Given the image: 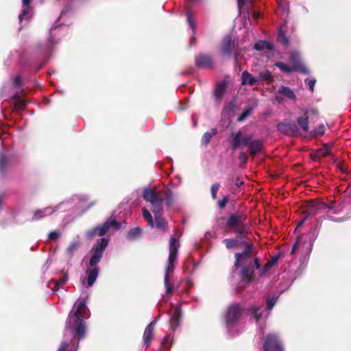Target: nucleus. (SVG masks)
Returning a JSON list of instances; mask_svg holds the SVG:
<instances>
[{
    "label": "nucleus",
    "mask_w": 351,
    "mask_h": 351,
    "mask_svg": "<svg viewBox=\"0 0 351 351\" xmlns=\"http://www.w3.org/2000/svg\"><path fill=\"white\" fill-rule=\"evenodd\" d=\"M73 328L75 332V337L80 340L85 337L86 326L84 322L73 323Z\"/></svg>",
    "instance_id": "f3484780"
},
{
    "label": "nucleus",
    "mask_w": 351,
    "mask_h": 351,
    "mask_svg": "<svg viewBox=\"0 0 351 351\" xmlns=\"http://www.w3.org/2000/svg\"><path fill=\"white\" fill-rule=\"evenodd\" d=\"M243 164H245L247 160V156L243 152H241L239 156Z\"/></svg>",
    "instance_id": "338daca9"
},
{
    "label": "nucleus",
    "mask_w": 351,
    "mask_h": 351,
    "mask_svg": "<svg viewBox=\"0 0 351 351\" xmlns=\"http://www.w3.org/2000/svg\"><path fill=\"white\" fill-rule=\"evenodd\" d=\"M246 219L247 215L241 212L231 214L227 219L226 227L233 230L244 224Z\"/></svg>",
    "instance_id": "423d86ee"
},
{
    "label": "nucleus",
    "mask_w": 351,
    "mask_h": 351,
    "mask_svg": "<svg viewBox=\"0 0 351 351\" xmlns=\"http://www.w3.org/2000/svg\"><path fill=\"white\" fill-rule=\"evenodd\" d=\"M277 130L282 134L289 136H296L300 134L297 124L289 119L280 122L276 125Z\"/></svg>",
    "instance_id": "20e7f679"
},
{
    "label": "nucleus",
    "mask_w": 351,
    "mask_h": 351,
    "mask_svg": "<svg viewBox=\"0 0 351 351\" xmlns=\"http://www.w3.org/2000/svg\"><path fill=\"white\" fill-rule=\"evenodd\" d=\"M245 4V0H237L238 10L240 13L244 9Z\"/></svg>",
    "instance_id": "052dcab7"
},
{
    "label": "nucleus",
    "mask_w": 351,
    "mask_h": 351,
    "mask_svg": "<svg viewBox=\"0 0 351 351\" xmlns=\"http://www.w3.org/2000/svg\"><path fill=\"white\" fill-rule=\"evenodd\" d=\"M143 216L147 221L149 227L154 228V221L150 212L145 208L142 209Z\"/></svg>",
    "instance_id": "f704fd0d"
},
{
    "label": "nucleus",
    "mask_w": 351,
    "mask_h": 351,
    "mask_svg": "<svg viewBox=\"0 0 351 351\" xmlns=\"http://www.w3.org/2000/svg\"><path fill=\"white\" fill-rule=\"evenodd\" d=\"M316 206L315 204H311L308 208L303 213L304 217L298 224V227L303 224L306 220L313 218L316 213Z\"/></svg>",
    "instance_id": "6ab92c4d"
},
{
    "label": "nucleus",
    "mask_w": 351,
    "mask_h": 351,
    "mask_svg": "<svg viewBox=\"0 0 351 351\" xmlns=\"http://www.w3.org/2000/svg\"><path fill=\"white\" fill-rule=\"evenodd\" d=\"M317 153L321 156L326 158L330 155V150L327 144H324L321 148L318 149Z\"/></svg>",
    "instance_id": "ea45409f"
},
{
    "label": "nucleus",
    "mask_w": 351,
    "mask_h": 351,
    "mask_svg": "<svg viewBox=\"0 0 351 351\" xmlns=\"http://www.w3.org/2000/svg\"><path fill=\"white\" fill-rule=\"evenodd\" d=\"M80 242L79 241H73L70 243L69 247L66 248V253L69 256H73L74 252L79 248Z\"/></svg>",
    "instance_id": "e433bc0d"
},
{
    "label": "nucleus",
    "mask_w": 351,
    "mask_h": 351,
    "mask_svg": "<svg viewBox=\"0 0 351 351\" xmlns=\"http://www.w3.org/2000/svg\"><path fill=\"white\" fill-rule=\"evenodd\" d=\"M324 130H325L324 126L323 125H321L319 127L318 130L315 132L314 135L315 136H317V135L322 136V135H323L324 134Z\"/></svg>",
    "instance_id": "0e129e2a"
},
{
    "label": "nucleus",
    "mask_w": 351,
    "mask_h": 351,
    "mask_svg": "<svg viewBox=\"0 0 351 351\" xmlns=\"http://www.w3.org/2000/svg\"><path fill=\"white\" fill-rule=\"evenodd\" d=\"M305 115L306 116H310V115H315V116H317L318 115V110L315 108H311L308 110H306L304 113Z\"/></svg>",
    "instance_id": "bf43d9fd"
},
{
    "label": "nucleus",
    "mask_w": 351,
    "mask_h": 351,
    "mask_svg": "<svg viewBox=\"0 0 351 351\" xmlns=\"http://www.w3.org/2000/svg\"><path fill=\"white\" fill-rule=\"evenodd\" d=\"M252 141V136L250 134H246L243 136V134L241 131H239L236 133L234 137L231 141V147L232 149H237L241 145L248 146L250 142Z\"/></svg>",
    "instance_id": "1a4fd4ad"
},
{
    "label": "nucleus",
    "mask_w": 351,
    "mask_h": 351,
    "mask_svg": "<svg viewBox=\"0 0 351 351\" xmlns=\"http://www.w3.org/2000/svg\"><path fill=\"white\" fill-rule=\"evenodd\" d=\"M76 308L80 310V311H82V312H84L85 311V308H86V302H85V301L80 302L79 304H77Z\"/></svg>",
    "instance_id": "69168bd1"
},
{
    "label": "nucleus",
    "mask_w": 351,
    "mask_h": 351,
    "mask_svg": "<svg viewBox=\"0 0 351 351\" xmlns=\"http://www.w3.org/2000/svg\"><path fill=\"white\" fill-rule=\"evenodd\" d=\"M60 232H56V231H53L49 234V239L50 240L55 241V240L58 239L60 237Z\"/></svg>",
    "instance_id": "4d7b16f0"
},
{
    "label": "nucleus",
    "mask_w": 351,
    "mask_h": 351,
    "mask_svg": "<svg viewBox=\"0 0 351 351\" xmlns=\"http://www.w3.org/2000/svg\"><path fill=\"white\" fill-rule=\"evenodd\" d=\"M264 351H283L282 344L276 335L269 334L266 336L263 344Z\"/></svg>",
    "instance_id": "6e6552de"
},
{
    "label": "nucleus",
    "mask_w": 351,
    "mask_h": 351,
    "mask_svg": "<svg viewBox=\"0 0 351 351\" xmlns=\"http://www.w3.org/2000/svg\"><path fill=\"white\" fill-rule=\"evenodd\" d=\"M179 237L171 236L169 239V254L168 257V263L165 269V274L170 275L173 271V267L177 264V256L178 253V249L180 247Z\"/></svg>",
    "instance_id": "7ed1b4c3"
},
{
    "label": "nucleus",
    "mask_w": 351,
    "mask_h": 351,
    "mask_svg": "<svg viewBox=\"0 0 351 351\" xmlns=\"http://www.w3.org/2000/svg\"><path fill=\"white\" fill-rule=\"evenodd\" d=\"M227 249H233L239 245V241L236 238L234 239H225L223 240Z\"/></svg>",
    "instance_id": "72a5a7b5"
},
{
    "label": "nucleus",
    "mask_w": 351,
    "mask_h": 351,
    "mask_svg": "<svg viewBox=\"0 0 351 351\" xmlns=\"http://www.w3.org/2000/svg\"><path fill=\"white\" fill-rule=\"evenodd\" d=\"M69 347V343L64 341L61 343L58 351H66Z\"/></svg>",
    "instance_id": "e2e57ef3"
},
{
    "label": "nucleus",
    "mask_w": 351,
    "mask_h": 351,
    "mask_svg": "<svg viewBox=\"0 0 351 351\" xmlns=\"http://www.w3.org/2000/svg\"><path fill=\"white\" fill-rule=\"evenodd\" d=\"M261 308L259 306H254V307H252L250 309L252 314L253 315L254 317L255 318L256 322H258V320L260 319V318L262 316V313L260 311Z\"/></svg>",
    "instance_id": "37998d69"
},
{
    "label": "nucleus",
    "mask_w": 351,
    "mask_h": 351,
    "mask_svg": "<svg viewBox=\"0 0 351 351\" xmlns=\"http://www.w3.org/2000/svg\"><path fill=\"white\" fill-rule=\"evenodd\" d=\"M10 164L8 156L4 153H0V175L3 176Z\"/></svg>",
    "instance_id": "412c9836"
},
{
    "label": "nucleus",
    "mask_w": 351,
    "mask_h": 351,
    "mask_svg": "<svg viewBox=\"0 0 351 351\" xmlns=\"http://www.w3.org/2000/svg\"><path fill=\"white\" fill-rule=\"evenodd\" d=\"M164 284L166 288V293L171 294L173 291V285L170 280V276L165 274L164 276Z\"/></svg>",
    "instance_id": "473e14b6"
},
{
    "label": "nucleus",
    "mask_w": 351,
    "mask_h": 351,
    "mask_svg": "<svg viewBox=\"0 0 351 351\" xmlns=\"http://www.w3.org/2000/svg\"><path fill=\"white\" fill-rule=\"evenodd\" d=\"M141 233H142V230L140 227H136L134 228H132V229H130L128 232H127V239H130V240H135L136 239H138V237H140V236L141 235Z\"/></svg>",
    "instance_id": "a878e982"
},
{
    "label": "nucleus",
    "mask_w": 351,
    "mask_h": 351,
    "mask_svg": "<svg viewBox=\"0 0 351 351\" xmlns=\"http://www.w3.org/2000/svg\"><path fill=\"white\" fill-rule=\"evenodd\" d=\"M70 318L73 319V323L84 322L83 312L76 308L73 313V315L71 316Z\"/></svg>",
    "instance_id": "a19ab883"
},
{
    "label": "nucleus",
    "mask_w": 351,
    "mask_h": 351,
    "mask_svg": "<svg viewBox=\"0 0 351 351\" xmlns=\"http://www.w3.org/2000/svg\"><path fill=\"white\" fill-rule=\"evenodd\" d=\"M236 234V239H241L244 237V236L248 232V227L247 224L245 223L242 226L234 229L232 230Z\"/></svg>",
    "instance_id": "393cba45"
},
{
    "label": "nucleus",
    "mask_w": 351,
    "mask_h": 351,
    "mask_svg": "<svg viewBox=\"0 0 351 351\" xmlns=\"http://www.w3.org/2000/svg\"><path fill=\"white\" fill-rule=\"evenodd\" d=\"M108 239L103 237L99 239L93 246L91 250L93 254L89 261L90 269H87V284L88 287L93 286L99 275V268L97 265L101 261L104 252L108 245Z\"/></svg>",
    "instance_id": "f257e3e1"
},
{
    "label": "nucleus",
    "mask_w": 351,
    "mask_h": 351,
    "mask_svg": "<svg viewBox=\"0 0 351 351\" xmlns=\"http://www.w3.org/2000/svg\"><path fill=\"white\" fill-rule=\"evenodd\" d=\"M160 192H165V201L166 204L169 206H171L173 204V198L172 195V193L169 190H161Z\"/></svg>",
    "instance_id": "58836bf2"
},
{
    "label": "nucleus",
    "mask_w": 351,
    "mask_h": 351,
    "mask_svg": "<svg viewBox=\"0 0 351 351\" xmlns=\"http://www.w3.org/2000/svg\"><path fill=\"white\" fill-rule=\"evenodd\" d=\"M99 226H96L95 228L91 229V230H89L86 232V237L88 239H93L96 234H98L99 235Z\"/></svg>",
    "instance_id": "de8ad7c7"
},
{
    "label": "nucleus",
    "mask_w": 351,
    "mask_h": 351,
    "mask_svg": "<svg viewBox=\"0 0 351 351\" xmlns=\"http://www.w3.org/2000/svg\"><path fill=\"white\" fill-rule=\"evenodd\" d=\"M49 208H45L41 210H38L34 213V217L32 218V220L37 221L43 217V213L48 210Z\"/></svg>",
    "instance_id": "8fccbe9b"
},
{
    "label": "nucleus",
    "mask_w": 351,
    "mask_h": 351,
    "mask_svg": "<svg viewBox=\"0 0 351 351\" xmlns=\"http://www.w3.org/2000/svg\"><path fill=\"white\" fill-rule=\"evenodd\" d=\"M289 60L292 64L291 66H289L282 62H276L275 63V66L279 68L282 71H284L287 73L298 71L304 75L309 74L310 71L302 62L300 55L298 52H291L289 55Z\"/></svg>",
    "instance_id": "f03ea898"
},
{
    "label": "nucleus",
    "mask_w": 351,
    "mask_h": 351,
    "mask_svg": "<svg viewBox=\"0 0 351 351\" xmlns=\"http://www.w3.org/2000/svg\"><path fill=\"white\" fill-rule=\"evenodd\" d=\"M111 228L115 230H117L120 229L121 225L117 220L110 218L104 223L99 226V236L102 237L105 235Z\"/></svg>",
    "instance_id": "9b49d317"
},
{
    "label": "nucleus",
    "mask_w": 351,
    "mask_h": 351,
    "mask_svg": "<svg viewBox=\"0 0 351 351\" xmlns=\"http://www.w3.org/2000/svg\"><path fill=\"white\" fill-rule=\"evenodd\" d=\"M186 19L189 27L194 32L196 28V23L193 17V12L191 8L188 9L186 12Z\"/></svg>",
    "instance_id": "c85d7f7f"
},
{
    "label": "nucleus",
    "mask_w": 351,
    "mask_h": 351,
    "mask_svg": "<svg viewBox=\"0 0 351 351\" xmlns=\"http://www.w3.org/2000/svg\"><path fill=\"white\" fill-rule=\"evenodd\" d=\"M235 42V36L232 33L227 34L223 38V41L221 44H234Z\"/></svg>",
    "instance_id": "a18cd8bd"
},
{
    "label": "nucleus",
    "mask_w": 351,
    "mask_h": 351,
    "mask_svg": "<svg viewBox=\"0 0 351 351\" xmlns=\"http://www.w3.org/2000/svg\"><path fill=\"white\" fill-rule=\"evenodd\" d=\"M154 227L163 232H167L168 230V222L162 217L160 213L154 214Z\"/></svg>",
    "instance_id": "dca6fc26"
},
{
    "label": "nucleus",
    "mask_w": 351,
    "mask_h": 351,
    "mask_svg": "<svg viewBox=\"0 0 351 351\" xmlns=\"http://www.w3.org/2000/svg\"><path fill=\"white\" fill-rule=\"evenodd\" d=\"M27 106V101L24 99H21L19 97H16L14 100V106L15 109L23 110Z\"/></svg>",
    "instance_id": "c9c22d12"
},
{
    "label": "nucleus",
    "mask_w": 351,
    "mask_h": 351,
    "mask_svg": "<svg viewBox=\"0 0 351 351\" xmlns=\"http://www.w3.org/2000/svg\"><path fill=\"white\" fill-rule=\"evenodd\" d=\"M306 83L307 84L309 89L313 92V90H314V86L315 85V83H316V80L313 79V80H310V79H306L305 80Z\"/></svg>",
    "instance_id": "6e6d98bb"
},
{
    "label": "nucleus",
    "mask_w": 351,
    "mask_h": 351,
    "mask_svg": "<svg viewBox=\"0 0 351 351\" xmlns=\"http://www.w3.org/2000/svg\"><path fill=\"white\" fill-rule=\"evenodd\" d=\"M243 308L239 304H233L229 306L226 315V321L228 324L235 323L241 316Z\"/></svg>",
    "instance_id": "0eeeda50"
},
{
    "label": "nucleus",
    "mask_w": 351,
    "mask_h": 351,
    "mask_svg": "<svg viewBox=\"0 0 351 351\" xmlns=\"http://www.w3.org/2000/svg\"><path fill=\"white\" fill-rule=\"evenodd\" d=\"M277 41L281 44H289L291 40L285 34L283 27H280L278 32Z\"/></svg>",
    "instance_id": "cd10ccee"
},
{
    "label": "nucleus",
    "mask_w": 351,
    "mask_h": 351,
    "mask_svg": "<svg viewBox=\"0 0 351 351\" xmlns=\"http://www.w3.org/2000/svg\"><path fill=\"white\" fill-rule=\"evenodd\" d=\"M263 143L261 140L252 141L249 144L248 149L250 155L254 157L263 149Z\"/></svg>",
    "instance_id": "2eb2a0df"
},
{
    "label": "nucleus",
    "mask_w": 351,
    "mask_h": 351,
    "mask_svg": "<svg viewBox=\"0 0 351 351\" xmlns=\"http://www.w3.org/2000/svg\"><path fill=\"white\" fill-rule=\"evenodd\" d=\"M169 339H170V335L169 334L166 335L161 343V346H162V348L169 349L171 347V343L169 344L168 343Z\"/></svg>",
    "instance_id": "3c124183"
},
{
    "label": "nucleus",
    "mask_w": 351,
    "mask_h": 351,
    "mask_svg": "<svg viewBox=\"0 0 351 351\" xmlns=\"http://www.w3.org/2000/svg\"><path fill=\"white\" fill-rule=\"evenodd\" d=\"M259 78L261 80L270 82L273 80L271 73L269 70L261 71L259 73Z\"/></svg>",
    "instance_id": "4c0bfd02"
},
{
    "label": "nucleus",
    "mask_w": 351,
    "mask_h": 351,
    "mask_svg": "<svg viewBox=\"0 0 351 351\" xmlns=\"http://www.w3.org/2000/svg\"><path fill=\"white\" fill-rule=\"evenodd\" d=\"M230 200L229 195H225L223 198L217 202V208L220 210H223L226 208L227 204Z\"/></svg>",
    "instance_id": "c03bdc74"
},
{
    "label": "nucleus",
    "mask_w": 351,
    "mask_h": 351,
    "mask_svg": "<svg viewBox=\"0 0 351 351\" xmlns=\"http://www.w3.org/2000/svg\"><path fill=\"white\" fill-rule=\"evenodd\" d=\"M278 92H279V93L283 95L284 96L287 97V98H289L290 99H292V100L296 99V96H295V93L289 87L282 86Z\"/></svg>",
    "instance_id": "c756f323"
},
{
    "label": "nucleus",
    "mask_w": 351,
    "mask_h": 351,
    "mask_svg": "<svg viewBox=\"0 0 351 351\" xmlns=\"http://www.w3.org/2000/svg\"><path fill=\"white\" fill-rule=\"evenodd\" d=\"M297 123L304 132L308 130V116L305 115V117H298Z\"/></svg>",
    "instance_id": "2f4dec72"
},
{
    "label": "nucleus",
    "mask_w": 351,
    "mask_h": 351,
    "mask_svg": "<svg viewBox=\"0 0 351 351\" xmlns=\"http://www.w3.org/2000/svg\"><path fill=\"white\" fill-rule=\"evenodd\" d=\"M195 62L199 69H212L214 66L212 56L206 53H199L196 56Z\"/></svg>",
    "instance_id": "9d476101"
},
{
    "label": "nucleus",
    "mask_w": 351,
    "mask_h": 351,
    "mask_svg": "<svg viewBox=\"0 0 351 351\" xmlns=\"http://www.w3.org/2000/svg\"><path fill=\"white\" fill-rule=\"evenodd\" d=\"M276 304V300L274 298H269L267 300V308L270 311L272 309Z\"/></svg>",
    "instance_id": "13d9d810"
},
{
    "label": "nucleus",
    "mask_w": 351,
    "mask_h": 351,
    "mask_svg": "<svg viewBox=\"0 0 351 351\" xmlns=\"http://www.w3.org/2000/svg\"><path fill=\"white\" fill-rule=\"evenodd\" d=\"M220 184L219 183L213 184L210 187L211 197L213 199L217 198V194L219 189Z\"/></svg>",
    "instance_id": "09e8293b"
},
{
    "label": "nucleus",
    "mask_w": 351,
    "mask_h": 351,
    "mask_svg": "<svg viewBox=\"0 0 351 351\" xmlns=\"http://www.w3.org/2000/svg\"><path fill=\"white\" fill-rule=\"evenodd\" d=\"M242 84L255 85L258 79L254 77L248 71H243L241 74Z\"/></svg>",
    "instance_id": "aec40b11"
},
{
    "label": "nucleus",
    "mask_w": 351,
    "mask_h": 351,
    "mask_svg": "<svg viewBox=\"0 0 351 351\" xmlns=\"http://www.w3.org/2000/svg\"><path fill=\"white\" fill-rule=\"evenodd\" d=\"M241 269L240 271V276L243 282L249 284L254 280V270L250 269V265H244L242 263L241 264Z\"/></svg>",
    "instance_id": "f8f14e48"
},
{
    "label": "nucleus",
    "mask_w": 351,
    "mask_h": 351,
    "mask_svg": "<svg viewBox=\"0 0 351 351\" xmlns=\"http://www.w3.org/2000/svg\"><path fill=\"white\" fill-rule=\"evenodd\" d=\"M254 49L257 51H263L265 49L271 51L274 49V45H254Z\"/></svg>",
    "instance_id": "864d4df0"
},
{
    "label": "nucleus",
    "mask_w": 351,
    "mask_h": 351,
    "mask_svg": "<svg viewBox=\"0 0 351 351\" xmlns=\"http://www.w3.org/2000/svg\"><path fill=\"white\" fill-rule=\"evenodd\" d=\"M22 77L20 75H16L14 78V84L18 87L21 86Z\"/></svg>",
    "instance_id": "680f3d73"
},
{
    "label": "nucleus",
    "mask_w": 351,
    "mask_h": 351,
    "mask_svg": "<svg viewBox=\"0 0 351 351\" xmlns=\"http://www.w3.org/2000/svg\"><path fill=\"white\" fill-rule=\"evenodd\" d=\"M69 279V276L66 273H64L62 276L60 277L58 280L53 279L51 280V282L54 284L55 289H58L60 287H62L66 283Z\"/></svg>",
    "instance_id": "7c9ffc66"
},
{
    "label": "nucleus",
    "mask_w": 351,
    "mask_h": 351,
    "mask_svg": "<svg viewBox=\"0 0 351 351\" xmlns=\"http://www.w3.org/2000/svg\"><path fill=\"white\" fill-rule=\"evenodd\" d=\"M226 90V83L225 82H219L217 84L215 90V97L220 100L224 95Z\"/></svg>",
    "instance_id": "5701e85b"
},
{
    "label": "nucleus",
    "mask_w": 351,
    "mask_h": 351,
    "mask_svg": "<svg viewBox=\"0 0 351 351\" xmlns=\"http://www.w3.org/2000/svg\"><path fill=\"white\" fill-rule=\"evenodd\" d=\"M280 258V254H276L273 256L270 260L267 261V263L265 265L266 269H270L278 261Z\"/></svg>",
    "instance_id": "79ce46f5"
},
{
    "label": "nucleus",
    "mask_w": 351,
    "mask_h": 351,
    "mask_svg": "<svg viewBox=\"0 0 351 351\" xmlns=\"http://www.w3.org/2000/svg\"><path fill=\"white\" fill-rule=\"evenodd\" d=\"M156 325V320H154L151 322L145 328L144 334H143V339H144V343L143 346L147 349L151 343V341L153 338V332Z\"/></svg>",
    "instance_id": "4468645a"
},
{
    "label": "nucleus",
    "mask_w": 351,
    "mask_h": 351,
    "mask_svg": "<svg viewBox=\"0 0 351 351\" xmlns=\"http://www.w3.org/2000/svg\"><path fill=\"white\" fill-rule=\"evenodd\" d=\"M157 196L158 192L156 193L155 192V191L149 188H146L143 191V197L144 200H145L146 202H149L151 203L152 202L154 201L155 198H156Z\"/></svg>",
    "instance_id": "b1692460"
},
{
    "label": "nucleus",
    "mask_w": 351,
    "mask_h": 351,
    "mask_svg": "<svg viewBox=\"0 0 351 351\" xmlns=\"http://www.w3.org/2000/svg\"><path fill=\"white\" fill-rule=\"evenodd\" d=\"M236 45H224L222 48V53L229 58L234 57L236 62L239 58V53H237Z\"/></svg>",
    "instance_id": "a211bd4d"
},
{
    "label": "nucleus",
    "mask_w": 351,
    "mask_h": 351,
    "mask_svg": "<svg viewBox=\"0 0 351 351\" xmlns=\"http://www.w3.org/2000/svg\"><path fill=\"white\" fill-rule=\"evenodd\" d=\"M217 132L216 128H212L210 131L205 132L202 137V143L204 145H207L210 141L211 138L215 136Z\"/></svg>",
    "instance_id": "bb28decb"
},
{
    "label": "nucleus",
    "mask_w": 351,
    "mask_h": 351,
    "mask_svg": "<svg viewBox=\"0 0 351 351\" xmlns=\"http://www.w3.org/2000/svg\"><path fill=\"white\" fill-rule=\"evenodd\" d=\"M181 319V311L179 308H176L170 319V324L173 329H175L180 324Z\"/></svg>",
    "instance_id": "4be33fe9"
},
{
    "label": "nucleus",
    "mask_w": 351,
    "mask_h": 351,
    "mask_svg": "<svg viewBox=\"0 0 351 351\" xmlns=\"http://www.w3.org/2000/svg\"><path fill=\"white\" fill-rule=\"evenodd\" d=\"M165 192H158V196L156 198L154 199L153 202H151V204L152 206V212L154 214H158L160 213L163 208V202L165 201Z\"/></svg>",
    "instance_id": "ddd939ff"
},
{
    "label": "nucleus",
    "mask_w": 351,
    "mask_h": 351,
    "mask_svg": "<svg viewBox=\"0 0 351 351\" xmlns=\"http://www.w3.org/2000/svg\"><path fill=\"white\" fill-rule=\"evenodd\" d=\"M252 112V108H248L247 109H245L238 117L237 121L239 122L243 121L245 120L248 116L251 114Z\"/></svg>",
    "instance_id": "49530a36"
},
{
    "label": "nucleus",
    "mask_w": 351,
    "mask_h": 351,
    "mask_svg": "<svg viewBox=\"0 0 351 351\" xmlns=\"http://www.w3.org/2000/svg\"><path fill=\"white\" fill-rule=\"evenodd\" d=\"M302 239V237H297V241L294 243V245H293L292 249H291V254L292 255L295 254L296 253V252L298 251V250L299 249V247L300 246V239Z\"/></svg>",
    "instance_id": "603ef678"
},
{
    "label": "nucleus",
    "mask_w": 351,
    "mask_h": 351,
    "mask_svg": "<svg viewBox=\"0 0 351 351\" xmlns=\"http://www.w3.org/2000/svg\"><path fill=\"white\" fill-rule=\"evenodd\" d=\"M22 15H25L27 19L29 20L30 16H29V5H22Z\"/></svg>",
    "instance_id": "5fc2aeb1"
},
{
    "label": "nucleus",
    "mask_w": 351,
    "mask_h": 351,
    "mask_svg": "<svg viewBox=\"0 0 351 351\" xmlns=\"http://www.w3.org/2000/svg\"><path fill=\"white\" fill-rule=\"evenodd\" d=\"M254 266L256 269H258L261 267V264L259 263V259L257 257L254 258Z\"/></svg>",
    "instance_id": "774afa93"
},
{
    "label": "nucleus",
    "mask_w": 351,
    "mask_h": 351,
    "mask_svg": "<svg viewBox=\"0 0 351 351\" xmlns=\"http://www.w3.org/2000/svg\"><path fill=\"white\" fill-rule=\"evenodd\" d=\"M240 244L244 245L245 248L242 252L235 254V262L234 264V267H239L242 261H247L252 254H256L257 253L253 243L241 242Z\"/></svg>",
    "instance_id": "39448f33"
}]
</instances>
